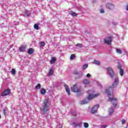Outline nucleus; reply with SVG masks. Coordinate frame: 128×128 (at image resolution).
Segmentation results:
<instances>
[{
  "label": "nucleus",
  "mask_w": 128,
  "mask_h": 128,
  "mask_svg": "<svg viewBox=\"0 0 128 128\" xmlns=\"http://www.w3.org/2000/svg\"><path fill=\"white\" fill-rule=\"evenodd\" d=\"M52 74H54V69L51 68L49 71V76H52Z\"/></svg>",
  "instance_id": "nucleus-24"
},
{
  "label": "nucleus",
  "mask_w": 128,
  "mask_h": 128,
  "mask_svg": "<svg viewBox=\"0 0 128 128\" xmlns=\"http://www.w3.org/2000/svg\"><path fill=\"white\" fill-rule=\"evenodd\" d=\"M126 10H128V4L126 6Z\"/></svg>",
  "instance_id": "nucleus-42"
},
{
  "label": "nucleus",
  "mask_w": 128,
  "mask_h": 128,
  "mask_svg": "<svg viewBox=\"0 0 128 128\" xmlns=\"http://www.w3.org/2000/svg\"><path fill=\"white\" fill-rule=\"evenodd\" d=\"M39 46H40V48L44 46H46V42H41L40 43Z\"/></svg>",
  "instance_id": "nucleus-20"
},
{
  "label": "nucleus",
  "mask_w": 128,
  "mask_h": 128,
  "mask_svg": "<svg viewBox=\"0 0 128 128\" xmlns=\"http://www.w3.org/2000/svg\"><path fill=\"white\" fill-rule=\"evenodd\" d=\"M83 84H90V80L86 79L84 80L83 81Z\"/></svg>",
  "instance_id": "nucleus-21"
},
{
  "label": "nucleus",
  "mask_w": 128,
  "mask_h": 128,
  "mask_svg": "<svg viewBox=\"0 0 128 128\" xmlns=\"http://www.w3.org/2000/svg\"><path fill=\"white\" fill-rule=\"evenodd\" d=\"M25 16H30V12L28 11H26L25 12Z\"/></svg>",
  "instance_id": "nucleus-29"
},
{
  "label": "nucleus",
  "mask_w": 128,
  "mask_h": 128,
  "mask_svg": "<svg viewBox=\"0 0 128 128\" xmlns=\"http://www.w3.org/2000/svg\"><path fill=\"white\" fill-rule=\"evenodd\" d=\"M107 70V74H108L111 78H114V72L112 68H106Z\"/></svg>",
  "instance_id": "nucleus-4"
},
{
  "label": "nucleus",
  "mask_w": 128,
  "mask_h": 128,
  "mask_svg": "<svg viewBox=\"0 0 128 128\" xmlns=\"http://www.w3.org/2000/svg\"><path fill=\"white\" fill-rule=\"evenodd\" d=\"M80 96V94H78V96Z\"/></svg>",
  "instance_id": "nucleus-43"
},
{
  "label": "nucleus",
  "mask_w": 128,
  "mask_h": 128,
  "mask_svg": "<svg viewBox=\"0 0 128 128\" xmlns=\"http://www.w3.org/2000/svg\"><path fill=\"white\" fill-rule=\"evenodd\" d=\"M0 118H2V116H0Z\"/></svg>",
  "instance_id": "nucleus-45"
},
{
  "label": "nucleus",
  "mask_w": 128,
  "mask_h": 128,
  "mask_svg": "<svg viewBox=\"0 0 128 128\" xmlns=\"http://www.w3.org/2000/svg\"><path fill=\"white\" fill-rule=\"evenodd\" d=\"M10 94V90L7 89L2 94L1 96H8Z\"/></svg>",
  "instance_id": "nucleus-10"
},
{
  "label": "nucleus",
  "mask_w": 128,
  "mask_h": 128,
  "mask_svg": "<svg viewBox=\"0 0 128 128\" xmlns=\"http://www.w3.org/2000/svg\"><path fill=\"white\" fill-rule=\"evenodd\" d=\"M40 92L41 94H46V90L44 88H41Z\"/></svg>",
  "instance_id": "nucleus-19"
},
{
  "label": "nucleus",
  "mask_w": 128,
  "mask_h": 128,
  "mask_svg": "<svg viewBox=\"0 0 128 128\" xmlns=\"http://www.w3.org/2000/svg\"><path fill=\"white\" fill-rule=\"evenodd\" d=\"M100 14H104V10H102V9H101L100 10Z\"/></svg>",
  "instance_id": "nucleus-40"
},
{
  "label": "nucleus",
  "mask_w": 128,
  "mask_h": 128,
  "mask_svg": "<svg viewBox=\"0 0 128 128\" xmlns=\"http://www.w3.org/2000/svg\"><path fill=\"white\" fill-rule=\"evenodd\" d=\"M86 77H87V78H90V74H86Z\"/></svg>",
  "instance_id": "nucleus-41"
},
{
  "label": "nucleus",
  "mask_w": 128,
  "mask_h": 128,
  "mask_svg": "<svg viewBox=\"0 0 128 128\" xmlns=\"http://www.w3.org/2000/svg\"><path fill=\"white\" fill-rule=\"evenodd\" d=\"M74 58H76V55L74 54H71V56L70 57V60H74Z\"/></svg>",
  "instance_id": "nucleus-26"
},
{
  "label": "nucleus",
  "mask_w": 128,
  "mask_h": 128,
  "mask_svg": "<svg viewBox=\"0 0 128 128\" xmlns=\"http://www.w3.org/2000/svg\"><path fill=\"white\" fill-rule=\"evenodd\" d=\"M99 108H100V105L98 104H96L94 106L91 110L92 114H96Z\"/></svg>",
  "instance_id": "nucleus-8"
},
{
  "label": "nucleus",
  "mask_w": 128,
  "mask_h": 128,
  "mask_svg": "<svg viewBox=\"0 0 128 128\" xmlns=\"http://www.w3.org/2000/svg\"><path fill=\"white\" fill-rule=\"evenodd\" d=\"M106 7L108 10H114V5H113L112 4L108 3L106 4Z\"/></svg>",
  "instance_id": "nucleus-11"
},
{
  "label": "nucleus",
  "mask_w": 128,
  "mask_h": 128,
  "mask_svg": "<svg viewBox=\"0 0 128 128\" xmlns=\"http://www.w3.org/2000/svg\"><path fill=\"white\" fill-rule=\"evenodd\" d=\"M87 94H88V96H87L88 100H92V98H97L100 96V93H97L94 94V92L92 90H89L87 92Z\"/></svg>",
  "instance_id": "nucleus-3"
},
{
  "label": "nucleus",
  "mask_w": 128,
  "mask_h": 128,
  "mask_svg": "<svg viewBox=\"0 0 128 128\" xmlns=\"http://www.w3.org/2000/svg\"><path fill=\"white\" fill-rule=\"evenodd\" d=\"M36 90H40V84H38L36 86Z\"/></svg>",
  "instance_id": "nucleus-28"
},
{
  "label": "nucleus",
  "mask_w": 128,
  "mask_h": 128,
  "mask_svg": "<svg viewBox=\"0 0 128 128\" xmlns=\"http://www.w3.org/2000/svg\"><path fill=\"white\" fill-rule=\"evenodd\" d=\"M118 70H122V64H118Z\"/></svg>",
  "instance_id": "nucleus-36"
},
{
  "label": "nucleus",
  "mask_w": 128,
  "mask_h": 128,
  "mask_svg": "<svg viewBox=\"0 0 128 128\" xmlns=\"http://www.w3.org/2000/svg\"><path fill=\"white\" fill-rule=\"evenodd\" d=\"M112 24H113V26H118V23L116 22H113Z\"/></svg>",
  "instance_id": "nucleus-39"
},
{
  "label": "nucleus",
  "mask_w": 128,
  "mask_h": 128,
  "mask_svg": "<svg viewBox=\"0 0 128 128\" xmlns=\"http://www.w3.org/2000/svg\"><path fill=\"white\" fill-rule=\"evenodd\" d=\"M34 28H35V30H38V24H34Z\"/></svg>",
  "instance_id": "nucleus-32"
},
{
  "label": "nucleus",
  "mask_w": 128,
  "mask_h": 128,
  "mask_svg": "<svg viewBox=\"0 0 128 128\" xmlns=\"http://www.w3.org/2000/svg\"><path fill=\"white\" fill-rule=\"evenodd\" d=\"M114 108L112 107H111L109 108L108 113L110 116H112L114 114Z\"/></svg>",
  "instance_id": "nucleus-15"
},
{
  "label": "nucleus",
  "mask_w": 128,
  "mask_h": 128,
  "mask_svg": "<svg viewBox=\"0 0 128 128\" xmlns=\"http://www.w3.org/2000/svg\"><path fill=\"white\" fill-rule=\"evenodd\" d=\"M72 126L73 128H82V123L74 122L72 124Z\"/></svg>",
  "instance_id": "nucleus-9"
},
{
  "label": "nucleus",
  "mask_w": 128,
  "mask_h": 128,
  "mask_svg": "<svg viewBox=\"0 0 128 128\" xmlns=\"http://www.w3.org/2000/svg\"><path fill=\"white\" fill-rule=\"evenodd\" d=\"M94 64H96V66H100V62L98 60H94V62H93Z\"/></svg>",
  "instance_id": "nucleus-18"
},
{
  "label": "nucleus",
  "mask_w": 128,
  "mask_h": 128,
  "mask_svg": "<svg viewBox=\"0 0 128 128\" xmlns=\"http://www.w3.org/2000/svg\"><path fill=\"white\" fill-rule=\"evenodd\" d=\"M91 100L87 99L85 100H83L80 102V104H88L90 102V100Z\"/></svg>",
  "instance_id": "nucleus-13"
},
{
  "label": "nucleus",
  "mask_w": 128,
  "mask_h": 128,
  "mask_svg": "<svg viewBox=\"0 0 128 128\" xmlns=\"http://www.w3.org/2000/svg\"><path fill=\"white\" fill-rule=\"evenodd\" d=\"M112 38L110 36H108L104 39V44H112Z\"/></svg>",
  "instance_id": "nucleus-5"
},
{
  "label": "nucleus",
  "mask_w": 128,
  "mask_h": 128,
  "mask_svg": "<svg viewBox=\"0 0 128 128\" xmlns=\"http://www.w3.org/2000/svg\"><path fill=\"white\" fill-rule=\"evenodd\" d=\"M28 54H34V49L32 48H30L28 51Z\"/></svg>",
  "instance_id": "nucleus-16"
},
{
  "label": "nucleus",
  "mask_w": 128,
  "mask_h": 128,
  "mask_svg": "<svg viewBox=\"0 0 128 128\" xmlns=\"http://www.w3.org/2000/svg\"><path fill=\"white\" fill-rule=\"evenodd\" d=\"M72 116H76V112H72Z\"/></svg>",
  "instance_id": "nucleus-38"
},
{
  "label": "nucleus",
  "mask_w": 128,
  "mask_h": 128,
  "mask_svg": "<svg viewBox=\"0 0 128 128\" xmlns=\"http://www.w3.org/2000/svg\"><path fill=\"white\" fill-rule=\"evenodd\" d=\"M56 60V58L55 57H53L52 58L51 60H50V64H54V62Z\"/></svg>",
  "instance_id": "nucleus-17"
},
{
  "label": "nucleus",
  "mask_w": 128,
  "mask_h": 128,
  "mask_svg": "<svg viewBox=\"0 0 128 128\" xmlns=\"http://www.w3.org/2000/svg\"><path fill=\"white\" fill-rule=\"evenodd\" d=\"M84 128H88V122H84Z\"/></svg>",
  "instance_id": "nucleus-33"
},
{
  "label": "nucleus",
  "mask_w": 128,
  "mask_h": 128,
  "mask_svg": "<svg viewBox=\"0 0 128 128\" xmlns=\"http://www.w3.org/2000/svg\"><path fill=\"white\" fill-rule=\"evenodd\" d=\"M124 70L122 69H120V74L122 76H124Z\"/></svg>",
  "instance_id": "nucleus-25"
},
{
  "label": "nucleus",
  "mask_w": 128,
  "mask_h": 128,
  "mask_svg": "<svg viewBox=\"0 0 128 128\" xmlns=\"http://www.w3.org/2000/svg\"><path fill=\"white\" fill-rule=\"evenodd\" d=\"M88 64H85L83 66V70H86V68H88Z\"/></svg>",
  "instance_id": "nucleus-31"
},
{
  "label": "nucleus",
  "mask_w": 128,
  "mask_h": 128,
  "mask_svg": "<svg viewBox=\"0 0 128 128\" xmlns=\"http://www.w3.org/2000/svg\"><path fill=\"white\" fill-rule=\"evenodd\" d=\"M108 128V125H102L100 126V128Z\"/></svg>",
  "instance_id": "nucleus-37"
},
{
  "label": "nucleus",
  "mask_w": 128,
  "mask_h": 128,
  "mask_svg": "<svg viewBox=\"0 0 128 128\" xmlns=\"http://www.w3.org/2000/svg\"><path fill=\"white\" fill-rule=\"evenodd\" d=\"M116 52H117V54H122V50L118 48H116Z\"/></svg>",
  "instance_id": "nucleus-22"
},
{
  "label": "nucleus",
  "mask_w": 128,
  "mask_h": 128,
  "mask_svg": "<svg viewBox=\"0 0 128 128\" xmlns=\"http://www.w3.org/2000/svg\"><path fill=\"white\" fill-rule=\"evenodd\" d=\"M64 86L65 88V90H66L68 96H70V90L68 86V84H64Z\"/></svg>",
  "instance_id": "nucleus-12"
},
{
  "label": "nucleus",
  "mask_w": 128,
  "mask_h": 128,
  "mask_svg": "<svg viewBox=\"0 0 128 128\" xmlns=\"http://www.w3.org/2000/svg\"><path fill=\"white\" fill-rule=\"evenodd\" d=\"M76 46H78V48H82V44H76Z\"/></svg>",
  "instance_id": "nucleus-27"
},
{
  "label": "nucleus",
  "mask_w": 128,
  "mask_h": 128,
  "mask_svg": "<svg viewBox=\"0 0 128 128\" xmlns=\"http://www.w3.org/2000/svg\"><path fill=\"white\" fill-rule=\"evenodd\" d=\"M26 46H22L19 48V50L20 52H24L26 50Z\"/></svg>",
  "instance_id": "nucleus-14"
},
{
  "label": "nucleus",
  "mask_w": 128,
  "mask_h": 128,
  "mask_svg": "<svg viewBox=\"0 0 128 128\" xmlns=\"http://www.w3.org/2000/svg\"><path fill=\"white\" fill-rule=\"evenodd\" d=\"M11 72L12 74H14V75L16 74V70L12 68Z\"/></svg>",
  "instance_id": "nucleus-34"
},
{
  "label": "nucleus",
  "mask_w": 128,
  "mask_h": 128,
  "mask_svg": "<svg viewBox=\"0 0 128 128\" xmlns=\"http://www.w3.org/2000/svg\"><path fill=\"white\" fill-rule=\"evenodd\" d=\"M118 84V78L116 76L114 78V82L112 84V86L109 87L108 88L106 89V92L107 94L108 97L109 98V100L111 102H112L114 108H116L118 106V99L114 98V88H116V86Z\"/></svg>",
  "instance_id": "nucleus-1"
},
{
  "label": "nucleus",
  "mask_w": 128,
  "mask_h": 128,
  "mask_svg": "<svg viewBox=\"0 0 128 128\" xmlns=\"http://www.w3.org/2000/svg\"><path fill=\"white\" fill-rule=\"evenodd\" d=\"M99 86H100V84H99Z\"/></svg>",
  "instance_id": "nucleus-46"
},
{
  "label": "nucleus",
  "mask_w": 128,
  "mask_h": 128,
  "mask_svg": "<svg viewBox=\"0 0 128 128\" xmlns=\"http://www.w3.org/2000/svg\"><path fill=\"white\" fill-rule=\"evenodd\" d=\"M72 92H80V90L76 86V84H74L72 87L71 88Z\"/></svg>",
  "instance_id": "nucleus-7"
},
{
  "label": "nucleus",
  "mask_w": 128,
  "mask_h": 128,
  "mask_svg": "<svg viewBox=\"0 0 128 128\" xmlns=\"http://www.w3.org/2000/svg\"><path fill=\"white\" fill-rule=\"evenodd\" d=\"M50 100L48 99H45L44 101L43 105L40 108L41 112L43 114H47V112H48V110H50Z\"/></svg>",
  "instance_id": "nucleus-2"
},
{
  "label": "nucleus",
  "mask_w": 128,
  "mask_h": 128,
  "mask_svg": "<svg viewBox=\"0 0 128 128\" xmlns=\"http://www.w3.org/2000/svg\"><path fill=\"white\" fill-rule=\"evenodd\" d=\"M92 2H96V0H94L92 1Z\"/></svg>",
  "instance_id": "nucleus-44"
},
{
  "label": "nucleus",
  "mask_w": 128,
  "mask_h": 128,
  "mask_svg": "<svg viewBox=\"0 0 128 128\" xmlns=\"http://www.w3.org/2000/svg\"><path fill=\"white\" fill-rule=\"evenodd\" d=\"M74 74H76V78H80L82 76V71H76L74 70L73 72Z\"/></svg>",
  "instance_id": "nucleus-6"
},
{
  "label": "nucleus",
  "mask_w": 128,
  "mask_h": 128,
  "mask_svg": "<svg viewBox=\"0 0 128 128\" xmlns=\"http://www.w3.org/2000/svg\"><path fill=\"white\" fill-rule=\"evenodd\" d=\"M3 114L4 116H6L8 114V110L6 109L3 110Z\"/></svg>",
  "instance_id": "nucleus-30"
},
{
  "label": "nucleus",
  "mask_w": 128,
  "mask_h": 128,
  "mask_svg": "<svg viewBox=\"0 0 128 128\" xmlns=\"http://www.w3.org/2000/svg\"><path fill=\"white\" fill-rule=\"evenodd\" d=\"M70 14L72 16H76V14L72 11H71L70 12Z\"/></svg>",
  "instance_id": "nucleus-23"
},
{
  "label": "nucleus",
  "mask_w": 128,
  "mask_h": 128,
  "mask_svg": "<svg viewBox=\"0 0 128 128\" xmlns=\"http://www.w3.org/2000/svg\"><path fill=\"white\" fill-rule=\"evenodd\" d=\"M126 120H124V119H122V124H126Z\"/></svg>",
  "instance_id": "nucleus-35"
}]
</instances>
